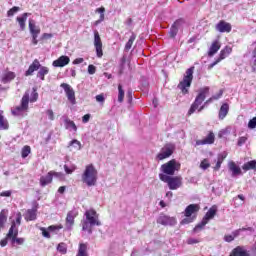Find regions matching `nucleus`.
<instances>
[{
    "label": "nucleus",
    "mask_w": 256,
    "mask_h": 256,
    "mask_svg": "<svg viewBox=\"0 0 256 256\" xmlns=\"http://www.w3.org/2000/svg\"><path fill=\"white\" fill-rule=\"evenodd\" d=\"M7 129H9V122L5 119V116H3V111L0 110V131H5Z\"/></svg>",
    "instance_id": "2f4dec72"
},
{
    "label": "nucleus",
    "mask_w": 256,
    "mask_h": 256,
    "mask_svg": "<svg viewBox=\"0 0 256 256\" xmlns=\"http://www.w3.org/2000/svg\"><path fill=\"white\" fill-rule=\"evenodd\" d=\"M8 241H11V239H7V237H6L5 239L1 240V241H0L1 247H6Z\"/></svg>",
    "instance_id": "e2e57ef3"
},
{
    "label": "nucleus",
    "mask_w": 256,
    "mask_h": 256,
    "mask_svg": "<svg viewBox=\"0 0 256 256\" xmlns=\"http://www.w3.org/2000/svg\"><path fill=\"white\" fill-rule=\"evenodd\" d=\"M71 59L69 56H60L58 59L54 60L52 65L53 67H65L69 65Z\"/></svg>",
    "instance_id": "a211bd4d"
},
{
    "label": "nucleus",
    "mask_w": 256,
    "mask_h": 256,
    "mask_svg": "<svg viewBox=\"0 0 256 256\" xmlns=\"http://www.w3.org/2000/svg\"><path fill=\"white\" fill-rule=\"evenodd\" d=\"M215 143V134L213 132H210L204 139L197 140L196 145H213Z\"/></svg>",
    "instance_id": "6ab92c4d"
},
{
    "label": "nucleus",
    "mask_w": 256,
    "mask_h": 256,
    "mask_svg": "<svg viewBox=\"0 0 256 256\" xmlns=\"http://www.w3.org/2000/svg\"><path fill=\"white\" fill-rule=\"evenodd\" d=\"M232 51L233 48H231L230 46H226L224 49L220 51L219 57L216 59V61H214L208 66V69H213V67H215V65H218V63H221L223 59H227V57L231 55Z\"/></svg>",
    "instance_id": "f8f14e48"
},
{
    "label": "nucleus",
    "mask_w": 256,
    "mask_h": 256,
    "mask_svg": "<svg viewBox=\"0 0 256 256\" xmlns=\"http://www.w3.org/2000/svg\"><path fill=\"white\" fill-rule=\"evenodd\" d=\"M31 153V147L30 146H24L22 148V159H27L29 157V154Z\"/></svg>",
    "instance_id": "c03bdc74"
},
{
    "label": "nucleus",
    "mask_w": 256,
    "mask_h": 256,
    "mask_svg": "<svg viewBox=\"0 0 256 256\" xmlns=\"http://www.w3.org/2000/svg\"><path fill=\"white\" fill-rule=\"evenodd\" d=\"M96 101L98 103H105V96L103 94H99L96 96Z\"/></svg>",
    "instance_id": "4d7b16f0"
},
{
    "label": "nucleus",
    "mask_w": 256,
    "mask_h": 256,
    "mask_svg": "<svg viewBox=\"0 0 256 256\" xmlns=\"http://www.w3.org/2000/svg\"><path fill=\"white\" fill-rule=\"evenodd\" d=\"M85 61V59H83V58H76L73 62H72V64L73 65H81V63H83Z\"/></svg>",
    "instance_id": "13d9d810"
},
{
    "label": "nucleus",
    "mask_w": 256,
    "mask_h": 256,
    "mask_svg": "<svg viewBox=\"0 0 256 256\" xmlns=\"http://www.w3.org/2000/svg\"><path fill=\"white\" fill-rule=\"evenodd\" d=\"M228 113H229V104H227V103L222 104V106L220 107V110H219V114H218L219 119L220 120L225 119V117H227Z\"/></svg>",
    "instance_id": "bb28decb"
},
{
    "label": "nucleus",
    "mask_w": 256,
    "mask_h": 256,
    "mask_svg": "<svg viewBox=\"0 0 256 256\" xmlns=\"http://www.w3.org/2000/svg\"><path fill=\"white\" fill-rule=\"evenodd\" d=\"M11 245L15 246L16 245H23L25 243V238H17V236H14L12 240H10Z\"/></svg>",
    "instance_id": "79ce46f5"
},
{
    "label": "nucleus",
    "mask_w": 256,
    "mask_h": 256,
    "mask_svg": "<svg viewBox=\"0 0 256 256\" xmlns=\"http://www.w3.org/2000/svg\"><path fill=\"white\" fill-rule=\"evenodd\" d=\"M53 175H55V177H57L59 175V173L49 172L46 176H42L40 178V185L42 187L49 185V183H51V181H53Z\"/></svg>",
    "instance_id": "412c9836"
},
{
    "label": "nucleus",
    "mask_w": 256,
    "mask_h": 256,
    "mask_svg": "<svg viewBox=\"0 0 256 256\" xmlns=\"http://www.w3.org/2000/svg\"><path fill=\"white\" fill-rule=\"evenodd\" d=\"M173 151H175V145L173 144H166L161 150L160 153L157 155V159L159 161H163V159H167L173 155Z\"/></svg>",
    "instance_id": "9b49d317"
},
{
    "label": "nucleus",
    "mask_w": 256,
    "mask_h": 256,
    "mask_svg": "<svg viewBox=\"0 0 256 256\" xmlns=\"http://www.w3.org/2000/svg\"><path fill=\"white\" fill-rule=\"evenodd\" d=\"M21 219H23L21 212L16 213V220L12 221V225H15L16 229L21 225Z\"/></svg>",
    "instance_id": "ea45409f"
},
{
    "label": "nucleus",
    "mask_w": 256,
    "mask_h": 256,
    "mask_svg": "<svg viewBox=\"0 0 256 256\" xmlns=\"http://www.w3.org/2000/svg\"><path fill=\"white\" fill-rule=\"evenodd\" d=\"M230 256H250V255L247 253V250L245 249V247L237 246L232 250V252L230 253Z\"/></svg>",
    "instance_id": "393cba45"
},
{
    "label": "nucleus",
    "mask_w": 256,
    "mask_h": 256,
    "mask_svg": "<svg viewBox=\"0 0 256 256\" xmlns=\"http://www.w3.org/2000/svg\"><path fill=\"white\" fill-rule=\"evenodd\" d=\"M188 245H195L196 243H199V240L195 239V238H189L187 240Z\"/></svg>",
    "instance_id": "052dcab7"
},
{
    "label": "nucleus",
    "mask_w": 256,
    "mask_h": 256,
    "mask_svg": "<svg viewBox=\"0 0 256 256\" xmlns=\"http://www.w3.org/2000/svg\"><path fill=\"white\" fill-rule=\"evenodd\" d=\"M41 67V62L35 59L32 64L29 66L28 70L25 72L26 77H29L35 73V71H39Z\"/></svg>",
    "instance_id": "aec40b11"
},
{
    "label": "nucleus",
    "mask_w": 256,
    "mask_h": 256,
    "mask_svg": "<svg viewBox=\"0 0 256 256\" xmlns=\"http://www.w3.org/2000/svg\"><path fill=\"white\" fill-rule=\"evenodd\" d=\"M59 229H63V226L52 225V226H49L48 228L41 227L40 231L42 232L43 237H45L46 239H51V234H49V231L51 233H57Z\"/></svg>",
    "instance_id": "dca6fc26"
},
{
    "label": "nucleus",
    "mask_w": 256,
    "mask_h": 256,
    "mask_svg": "<svg viewBox=\"0 0 256 256\" xmlns=\"http://www.w3.org/2000/svg\"><path fill=\"white\" fill-rule=\"evenodd\" d=\"M179 23V21L174 22V24L170 28V37H176L177 33H179Z\"/></svg>",
    "instance_id": "e433bc0d"
},
{
    "label": "nucleus",
    "mask_w": 256,
    "mask_h": 256,
    "mask_svg": "<svg viewBox=\"0 0 256 256\" xmlns=\"http://www.w3.org/2000/svg\"><path fill=\"white\" fill-rule=\"evenodd\" d=\"M75 169H77V166H75V164H72L71 166L64 165V171L67 173V175H71V173H73Z\"/></svg>",
    "instance_id": "49530a36"
},
{
    "label": "nucleus",
    "mask_w": 256,
    "mask_h": 256,
    "mask_svg": "<svg viewBox=\"0 0 256 256\" xmlns=\"http://www.w3.org/2000/svg\"><path fill=\"white\" fill-rule=\"evenodd\" d=\"M77 256H88L87 255V246L85 244H80Z\"/></svg>",
    "instance_id": "a18cd8bd"
},
{
    "label": "nucleus",
    "mask_w": 256,
    "mask_h": 256,
    "mask_svg": "<svg viewBox=\"0 0 256 256\" xmlns=\"http://www.w3.org/2000/svg\"><path fill=\"white\" fill-rule=\"evenodd\" d=\"M89 119H91V114H85L82 117V123H89Z\"/></svg>",
    "instance_id": "bf43d9fd"
},
{
    "label": "nucleus",
    "mask_w": 256,
    "mask_h": 256,
    "mask_svg": "<svg viewBox=\"0 0 256 256\" xmlns=\"http://www.w3.org/2000/svg\"><path fill=\"white\" fill-rule=\"evenodd\" d=\"M29 31L32 36H39V33H41V28L35 25L34 20H29Z\"/></svg>",
    "instance_id": "a878e982"
},
{
    "label": "nucleus",
    "mask_w": 256,
    "mask_h": 256,
    "mask_svg": "<svg viewBox=\"0 0 256 256\" xmlns=\"http://www.w3.org/2000/svg\"><path fill=\"white\" fill-rule=\"evenodd\" d=\"M68 149H70V151H81V142L77 139L70 141Z\"/></svg>",
    "instance_id": "473e14b6"
},
{
    "label": "nucleus",
    "mask_w": 256,
    "mask_h": 256,
    "mask_svg": "<svg viewBox=\"0 0 256 256\" xmlns=\"http://www.w3.org/2000/svg\"><path fill=\"white\" fill-rule=\"evenodd\" d=\"M96 13H99L100 15H105V7L96 9Z\"/></svg>",
    "instance_id": "0e129e2a"
},
{
    "label": "nucleus",
    "mask_w": 256,
    "mask_h": 256,
    "mask_svg": "<svg viewBox=\"0 0 256 256\" xmlns=\"http://www.w3.org/2000/svg\"><path fill=\"white\" fill-rule=\"evenodd\" d=\"M255 127H256V117L252 118L248 122V129H255Z\"/></svg>",
    "instance_id": "603ef678"
},
{
    "label": "nucleus",
    "mask_w": 256,
    "mask_h": 256,
    "mask_svg": "<svg viewBox=\"0 0 256 256\" xmlns=\"http://www.w3.org/2000/svg\"><path fill=\"white\" fill-rule=\"evenodd\" d=\"M160 181L167 183L171 191H177L183 185V178L181 176H167L165 174H159Z\"/></svg>",
    "instance_id": "39448f33"
},
{
    "label": "nucleus",
    "mask_w": 256,
    "mask_h": 256,
    "mask_svg": "<svg viewBox=\"0 0 256 256\" xmlns=\"http://www.w3.org/2000/svg\"><path fill=\"white\" fill-rule=\"evenodd\" d=\"M45 75H49V68L47 66H40L37 73L38 79H40L41 81H45Z\"/></svg>",
    "instance_id": "7c9ffc66"
},
{
    "label": "nucleus",
    "mask_w": 256,
    "mask_h": 256,
    "mask_svg": "<svg viewBox=\"0 0 256 256\" xmlns=\"http://www.w3.org/2000/svg\"><path fill=\"white\" fill-rule=\"evenodd\" d=\"M136 39H137V35H135V33H132L128 42L125 45V51H129L131 49V47H133V43H135Z\"/></svg>",
    "instance_id": "4c0bfd02"
},
{
    "label": "nucleus",
    "mask_w": 256,
    "mask_h": 256,
    "mask_svg": "<svg viewBox=\"0 0 256 256\" xmlns=\"http://www.w3.org/2000/svg\"><path fill=\"white\" fill-rule=\"evenodd\" d=\"M19 11H21V8L19 6H14L7 11V17H13L16 13H19Z\"/></svg>",
    "instance_id": "a19ab883"
},
{
    "label": "nucleus",
    "mask_w": 256,
    "mask_h": 256,
    "mask_svg": "<svg viewBox=\"0 0 256 256\" xmlns=\"http://www.w3.org/2000/svg\"><path fill=\"white\" fill-rule=\"evenodd\" d=\"M24 219L27 221H35L37 219V209H29L27 210L26 214L24 215Z\"/></svg>",
    "instance_id": "cd10ccee"
},
{
    "label": "nucleus",
    "mask_w": 256,
    "mask_h": 256,
    "mask_svg": "<svg viewBox=\"0 0 256 256\" xmlns=\"http://www.w3.org/2000/svg\"><path fill=\"white\" fill-rule=\"evenodd\" d=\"M37 37H39V36H32L33 45H37V43H39V40H37Z\"/></svg>",
    "instance_id": "338daca9"
},
{
    "label": "nucleus",
    "mask_w": 256,
    "mask_h": 256,
    "mask_svg": "<svg viewBox=\"0 0 256 256\" xmlns=\"http://www.w3.org/2000/svg\"><path fill=\"white\" fill-rule=\"evenodd\" d=\"M225 159H227V152H222L218 154V160H217L218 162L223 163Z\"/></svg>",
    "instance_id": "3c124183"
},
{
    "label": "nucleus",
    "mask_w": 256,
    "mask_h": 256,
    "mask_svg": "<svg viewBox=\"0 0 256 256\" xmlns=\"http://www.w3.org/2000/svg\"><path fill=\"white\" fill-rule=\"evenodd\" d=\"M82 182L87 185V187H95L97 185V169L93 164H89L85 167L82 174Z\"/></svg>",
    "instance_id": "7ed1b4c3"
},
{
    "label": "nucleus",
    "mask_w": 256,
    "mask_h": 256,
    "mask_svg": "<svg viewBox=\"0 0 256 256\" xmlns=\"http://www.w3.org/2000/svg\"><path fill=\"white\" fill-rule=\"evenodd\" d=\"M222 164H223L222 162H218V160H217L216 165L214 167V171H219V169H221Z\"/></svg>",
    "instance_id": "69168bd1"
},
{
    "label": "nucleus",
    "mask_w": 256,
    "mask_h": 256,
    "mask_svg": "<svg viewBox=\"0 0 256 256\" xmlns=\"http://www.w3.org/2000/svg\"><path fill=\"white\" fill-rule=\"evenodd\" d=\"M94 46L97 57H103V43L101 42V36H99V32L97 31L94 33Z\"/></svg>",
    "instance_id": "4468645a"
},
{
    "label": "nucleus",
    "mask_w": 256,
    "mask_h": 256,
    "mask_svg": "<svg viewBox=\"0 0 256 256\" xmlns=\"http://www.w3.org/2000/svg\"><path fill=\"white\" fill-rule=\"evenodd\" d=\"M207 95H209V86H205L203 88L199 89L198 95L195 98V101L191 105L188 115H193L194 112L198 111V113H201L207 105H210V103L213 101V98L210 97L208 100L205 101ZM204 102V104L201 106V104Z\"/></svg>",
    "instance_id": "f257e3e1"
},
{
    "label": "nucleus",
    "mask_w": 256,
    "mask_h": 256,
    "mask_svg": "<svg viewBox=\"0 0 256 256\" xmlns=\"http://www.w3.org/2000/svg\"><path fill=\"white\" fill-rule=\"evenodd\" d=\"M57 251H59V253H62V255H65V253H67V245L65 243L58 244Z\"/></svg>",
    "instance_id": "09e8293b"
},
{
    "label": "nucleus",
    "mask_w": 256,
    "mask_h": 256,
    "mask_svg": "<svg viewBox=\"0 0 256 256\" xmlns=\"http://www.w3.org/2000/svg\"><path fill=\"white\" fill-rule=\"evenodd\" d=\"M197 213H199V205L198 204H190L185 209V217L181 221V225H187L189 223H193L195 217H197Z\"/></svg>",
    "instance_id": "423d86ee"
},
{
    "label": "nucleus",
    "mask_w": 256,
    "mask_h": 256,
    "mask_svg": "<svg viewBox=\"0 0 256 256\" xmlns=\"http://www.w3.org/2000/svg\"><path fill=\"white\" fill-rule=\"evenodd\" d=\"M65 128L68 129V131H77V125H75V122L73 120H70L69 118L64 119Z\"/></svg>",
    "instance_id": "72a5a7b5"
},
{
    "label": "nucleus",
    "mask_w": 256,
    "mask_h": 256,
    "mask_svg": "<svg viewBox=\"0 0 256 256\" xmlns=\"http://www.w3.org/2000/svg\"><path fill=\"white\" fill-rule=\"evenodd\" d=\"M46 115L50 121H55V114L53 113V110H47Z\"/></svg>",
    "instance_id": "5fc2aeb1"
},
{
    "label": "nucleus",
    "mask_w": 256,
    "mask_h": 256,
    "mask_svg": "<svg viewBox=\"0 0 256 256\" xmlns=\"http://www.w3.org/2000/svg\"><path fill=\"white\" fill-rule=\"evenodd\" d=\"M215 215H217V207L214 205L207 211L202 221L198 225H196V227H194V233L201 231V229H203V227H205V225H207V223H209L211 219L215 218Z\"/></svg>",
    "instance_id": "0eeeda50"
},
{
    "label": "nucleus",
    "mask_w": 256,
    "mask_h": 256,
    "mask_svg": "<svg viewBox=\"0 0 256 256\" xmlns=\"http://www.w3.org/2000/svg\"><path fill=\"white\" fill-rule=\"evenodd\" d=\"M37 99H39V94L37 93V90L33 89V92L30 97V102L35 103V101H37Z\"/></svg>",
    "instance_id": "8fccbe9b"
},
{
    "label": "nucleus",
    "mask_w": 256,
    "mask_h": 256,
    "mask_svg": "<svg viewBox=\"0 0 256 256\" xmlns=\"http://www.w3.org/2000/svg\"><path fill=\"white\" fill-rule=\"evenodd\" d=\"M29 109V92H25V94L22 97L21 105L17 106L14 110H12L13 115H23L24 113H27V110Z\"/></svg>",
    "instance_id": "1a4fd4ad"
},
{
    "label": "nucleus",
    "mask_w": 256,
    "mask_h": 256,
    "mask_svg": "<svg viewBox=\"0 0 256 256\" xmlns=\"http://www.w3.org/2000/svg\"><path fill=\"white\" fill-rule=\"evenodd\" d=\"M181 169V164L177 162L175 159L168 161L167 163L161 166V171L164 175H175V171H179Z\"/></svg>",
    "instance_id": "6e6552de"
},
{
    "label": "nucleus",
    "mask_w": 256,
    "mask_h": 256,
    "mask_svg": "<svg viewBox=\"0 0 256 256\" xmlns=\"http://www.w3.org/2000/svg\"><path fill=\"white\" fill-rule=\"evenodd\" d=\"M19 235V229L15 228V224H11V227L6 235L7 239H10V241L13 240V238L17 237Z\"/></svg>",
    "instance_id": "c756f323"
},
{
    "label": "nucleus",
    "mask_w": 256,
    "mask_h": 256,
    "mask_svg": "<svg viewBox=\"0 0 256 256\" xmlns=\"http://www.w3.org/2000/svg\"><path fill=\"white\" fill-rule=\"evenodd\" d=\"M223 97V90H220L218 94H215L212 96L213 101H218V99H221Z\"/></svg>",
    "instance_id": "6e6d98bb"
},
{
    "label": "nucleus",
    "mask_w": 256,
    "mask_h": 256,
    "mask_svg": "<svg viewBox=\"0 0 256 256\" xmlns=\"http://www.w3.org/2000/svg\"><path fill=\"white\" fill-rule=\"evenodd\" d=\"M5 223H7V215H5V210H2L0 213V229L5 227Z\"/></svg>",
    "instance_id": "37998d69"
},
{
    "label": "nucleus",
    "mask_w": 256,
    "mask_h": 256,
    "mask_svg": "<svg viewBox=\"0 0 256 256\" xmlns=\"http://www.w3.org/2000/svg\"><path fill=\"white\" fill-rule=\"evenodd\" d=\"M253 61L252 70L256 73V58H253Z\"/></svg>",
    "instance_id": "774afa93"
},
{
    "label": "nucleus",
    "mask_w": 256,
    "mask_h": 256,
    "mask_svg": "<svg viewBox=\"0 0 256 256\" xmlns=\"http://www.w3.org/2000/svg\"><path fill=\"white\" fill-rule=\"evenodd\" d=\"M221 49V43H219V41H214L212 43V45L210 46L208 55L209 57H213V55H215V53H217V51H219Z\"/></svg>",
    "instance_id": "c85d7f7f"
},
{
    "label": "nucleus",
    "mask_w": 256,
    "mask_h": 256,
    "mask_svg": "<svg viewBox=\"0 0 256 256\" xmlns=\"http://www.w3.org/2000/svg\"><path fill=\"white\" fill-rule=\"evenodd\" d=\"M60 87H61L62 89H64L68 101H70V103H71L72 105H75V103H77V101H76V99H75V90H73V88L71 87V85H69V84H67V83H62V84L60 85Z\"/></svg>",
    "instance_id": "ddd939ff"
},
{
    "label": "nucleus",
    "mask_w": 256,
    "mask_h": 256,
    "mask_svg": "<svg viewBox=\"0 0 256 256\" xmlns=\"http://www.w3.org/2000/svg\"><path fill=\"white\" fill-rule=\"evenodd\" d=\"M195 72V66L188 68L184 74L182 81L178 84V89L183 93V95H187L189 93V88L191 87V83H193V73Z\"/></svg>",
    "instance_id": "20e7f679"
},
{
    "label": "nucleus",
    "mask_w": 256,
    "mask_h": 256,
    "mask_svg": "<svg viewBox=\"0 0 256 256\" xmlns=\"http://www.w3.org/2000/svg\"><path fill=\"white\" fill-rule=\"evenodd\" d=\"M211 167V164L209 163V160L204 159L200 163V169H203V171H206V169H209Z\"/></svg>",
    "instance_id": "de8ad7c7"
},
{
    "label": "nucleus",
    "mask_w": 256,
    "mask_h": 256,
    "mask_svg": "<svg viewBox=\"0 0 256 256\" xmlns=\"http://www.w3.org/2000/svg\"><path fill=\"white\" fill-rule=\"evenodd\" d=\"M232 26L229 22H225L224 20H221L216 25V30L219 31V33H231Z\"/></svg>",
    "instance_id": "f3484780"
},
{
    "label": "nucleus",
    "mask_w": 256,
    "mask_h": 256,
    "mask_svg": "<svg viewBox=\"0 0 256 256\" xmlns=\"http://www.w3.org/2000/svg\"><path fill=\"white\" fill-rule=\"evenodd\" d=\"M241 231H245V228L237 229V230L233 231L231 234L225 235L224 241L226 243H231L232 241H235V239H237V237H239V235H241Z\"/></svg>",
    "instance_id": "4be33fe9"
},
{
    "label": "nucleus",
    "mask_w": 256,
    "mask_h": 256,
    "mask_svg": "<svg viewBox=\"0 0 256 256\" xmlns=\"http://www.w3.org/2000/svg\"><path fill=\"white\" fill-rule=\"evenodd\" d=\"M96 71H97V68L93 64H90L88 66L89 75H95Z\"/></svg>",
    "instance_id": "864d4df0"
},
{
    "label": "nucleus",
    "mask_w": 256,
    "mask_h": 256,
    "mask_svg": "<svg viewBox=\"0 0 256 256\" xmlns=\"http://www.w3.org/2000/svg\"><path fill=\"white\" fill-rule=\"evenodd\" d=\"M31 15L30 13H23L21 16H18L16 18V21L21 29V31H25L26 23H27V17Z\"/></svg>",
    "instance_id": "5701e85b"
},
{
    "label": "nucleus",
    "mask_w": 256,
    "mask_h": 256,
    "mask_svg": "<svg viewBox=\"0 0 256 256\" xmlns=\"http://www.w3.org/2000/svg\"><path fill=\"white\" fill-rule=\"evenodd\" d=\"M156 223H158V225H163L164 227H175V225H177V218L160 214L156 219Z\"/></svg>",
    "instance_id": "9d476101"
},
{
    "label": "nucleus",
    "mask_w": 256,
    "mask_h": 256,
    "mask_svg": "<svg viewBox=\"0 0 256 256\" xmlns=\"http://www.w3.org/2000/svg\"><path fill=\"white\" fill-rule=\"evenodd\" d=\"M123 99H125V90H123V86L119 84L118 85V102L123 103Z\"/></svg>",
    "instance_id": "58836bf2"
},
{
    "label": "nucleus",
    "mask_w": 256,
    "mask_h": 256,
    "mask_svg": "<svg viewBox=\"0 0 256 256\" xmlns=\"http://www.w3.org/2000/svg\"><path fill=\"white\" fill-rule=\"evenodd\" d=\"M79 215V212L77 210H71L67 213L66 217V229L68 231H71L73 229V225H75V217Z\"/></svg>",
    "instance_id": "2eb2a0df"
},
{
    "label": "nucleus",
    "mask_w": 256,
    "mask_h": 256,
    "mask_svg": "<svg viewBox=\"0 0 256 256\" xmlns=\"http://www.w3.org/2000/svg\"><path fill=\"white\" fill-rule=\"evenodd\" d=\"M15 79V73L7 72L1 77L2 83H9Z\"/></svg>",
    "instance_id": "f704fd0d"
},
{
    "label": "nucleus",
    "mask_w": 256,
    "mask_h": 256,
    "mask_svg": "<svg viewBox=\"0 0 256 256\" xmlns=\"http://www.w3.org/2000/svg\"><path fill=\"white\" fill-rule=\"evenodd\" d=\"M228 169L232 173V177H237V175H241V168L237 166V164L233 161L228 163Z\"/></svg>",
    "instance_id": "b1692460"
},
{
    "label": "nucleus",
    "mask_w": 256,
    "mask_h": 256,
    "mask_svg": "<svg viewBox=\"0 0 256 256\" xmlns=\"http://www.w3.org/2000/svg\"><path fill=\"white\" fill-rule=\"evenodd\" d=\"M85 218L82 220V231H87L88 235L93 233V227H101V221H99V214L94 209L86 210Z\"/></svg>",
    "instance_id": "f03ea898"
},
{
    "label": "nucleus",
    "mask_w": 256,
    "mask_h": 256,
    "mask_svg": "<svg viewBox=\"0 0 256 256\" xmlns=\"http://www.w3.org/2000/svg\"><path fill=\"white\" fill-rule=\"evenodd\" d=\"M255 167H256V160H252L243 164L242 169L243 171H251V170H255Z\"/></svg>",
    "instance_id": "c9c22d12"
},
{
    "label": "nucleus",
    "mask_w": 256,
    "mask_h": 256,
    "mask_svg": "<svg viewBox=\"0 0 256 256\" xmlns=\"http://www.w3.org/2000/svg\"><path fill=\"white\" fill-rule=\"evenodd\" d=\"M11 191L7 190V191H3L2 193H0V197H11Z\"/></svg>",
    "instance_id": "680f3d73"
}]
</instances>
